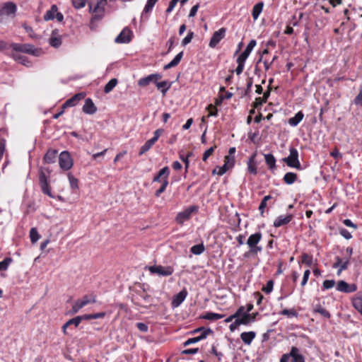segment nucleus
Segmentation results:
<instances>
[{
	"label": "nucleus",
	"instance_id": "dca6fc26",
	"mask_svg": "<svg viewBox=\"0 0 362 362\" xmlns=\"http://www.w3.org/2000/svg\"><path fill=\"white\" fill-rule=\"evenodd\" d=\"M40 180V185L41 187V189L42 192L47 195H48L51 198H54V196L52 194L51 192V188L49 186L47 177L45 176V173H42L40 175L39 177Z\"/></svg>",
	"mask_w": 362,
	"mask_h": 362
},
{
	"label": "nucleus",
	"instance_id": "7c9ffc66",
	"mask_svg": "<svg viewBox=\"0 0 362 362\" xmlns=\"http://www.w3.org/2000/svg\"><path fill=\"white\" fill-rule=\"evenodd\" d=\"M58 151L54 149H49L46 153L44 160L47 163H54L56 158L57 156Z\"/></svg>",
	"mask_w": 362,
	"mask_h": 362
},
{
	"label": "nucleus",
	"instance_id": "864d4df0",
	"mask_svg": "<svg viewBox=\"0 0 362 362\" xmlns=\"http://www.w3.org/2000/svg\"><path fill=\"white\" fill-rule=\"evenodd\" d=\"M236 62L238 64V66L235 69V73L237 75H240L243 73L244 67H245V62L240 61L239 59H236Z\"/></svg>",
	"mask_w": 362,
	"mask_h": 362
},
{
	"label": "nucleus",
	"instance_id": "20e7f679",
	"mask_svg": "<svg viewBox=\"0 0 362 362\" xmlns=\"http://www.w3.org/2000/svg\"><path fill=\"white\" fill-rule=\"evenodd\" d=\"M290 358H292L291 362H305L304 356L296 346H292L289 353L283 354L279 362H288Z\"/></svg>",
	"mask_w": 362,
	"mask_h": 362
},
{
	"label": "nucleus",
	"instance_id": "58836bf2",
	"mask_svg": "<svg viewBox=\"0 0 362 362\" xmlns=\"http://www.w3.org/2000/svg\"><path fill=\"white\" fill-rule=\"evenodd\" d=\"M70 187L72 189H78V180L71 173L67 175Z\"/></svg>",
	"mask_w": 362,
	"mask_h": 362
},
{
	"label": "nucleus",
	"instance_id": "de8ad7c7",
	"mask_svg": "<svg viewBox=\"0 0 362 362\" xmlns=\"http://www.w3.org/2000/svg\"><path fill=\"white\" fill-rule=\"evenodd\" d=\"M12 261L13 259L11 257H6L3 261L0 262V272L7 270Z\"/></svg>",
	"mask_w": 362,
	"mask_h": 362
},
{
	"label": "nucleus",
	"instance_id": "a878e982",
	"mask_svg": "<svg viewBox=\"0 0 362 362\" xmlns=\"http://www.w3.org/2000/svg\"><path fill=\"white\" fill-rule=\"evenodd\" d=\"M256 153L252 154L248 159L247 164V170L252 175H257V162L255 161Z\"/></svg>",
	"mask_w": 362,
	"mask_h": 362
},
{
	"label": "nucleus",
	"instance_id": "c85d7f7f",
	"mask_svg": "<svg viewBox=\"0 0 362 362\" xmlns=\"http://www.w3.org/2000/svg\"><path fill=\"white\" fill-rule=\"evenodd\" d=\"M304 114L302 111H298L294 117L288 119V123L291 127H296L303 120Z\"/></svg>",
	"mask_w": 362,
	"mask_h": 362
},
{
	"label": "nucleus",
	"instance_id": "e2e57ef3",
	"mask_svg": "<svg viewBox=\"0 0 362 362\" xmlns=\"http://www.w3.org/2000/svg\"><path fill=\"white\" fill-rule=\"evenodd\" d=\"M310 272L309 269H306L304 272L303 279L301 281V286H304L307 284L309 276H310Z\"/></svg>",
	"mask_w": 362,
	"mask_h": 362
},
{
	"label": "nucleus",
	"instance_id": "9b49d317",
	"mask_svg": "<svg viewBox=\"0 0 362 362\" xmlns=\"http://www.w3.org/2000/svg\"><path fill=\"white\" fill-rule=\"evenodd\" d=\"M95 296H93L92 299H90L88 296H84L81 299L75 302L72 307V313H77L82 308L88 303H95Z\"/></svg>",
	"mask_w": 362,
	"mask_h": 362
},
{
	"label": "nucleus",
	"instance_id": "39448f33",
	"mask_svg": "<svg viewBox=\"0 0 362 362\" xmlns=\"http://www.w3.org/2000/svg\"><path fill=\"white\" fill-rule=\"evenodd\" d=\"M261 239L262 233L260 232H257L249 236L247 240V245L250 247V252L252 254H257V252H261L262 250V247L261 246L257 245V244L260 242Z\"/></svg>",
	"mask_w": 362,
	"mask_h": 362
},
{
	"label": "nucleus",
	"instance_id": "bb28decb",
	"mask_svg": "<svg viewBox=\"0 0 362 362\" xmlns=\"http://www.w3.org/2000/svg\"><path fill=\"white\" fill-rule=\"evenodd\" d=\"M256 337V333L253 331L244 332L240 334V339L247 345H250Z\"/></svg>",
	"mask_w": 362,
	"mask_h": 362
},
{
	"label": "nucleus",
	"instance_id": "4c0bfd02",
	"mask_svg": "<svg viewBox=\"0 0 362 362\" xmlns=\"http://www.w3.org/2000/svg\"><path fill=\"white\" fill-rule=\"evenodd\" d=\"M272 198L271 195H267L261 201L259 206V210L262 216H264V209L267 206V201L270 200Z\"/></svg>",
	"mask_w": 362,
	"mask_h": 362
},
{
	"label": "nucleus",
	"instance_id": "69168bd1",
	"mask_svg": "<svg viewBox=\"0 0 362 362\" xmlns=\"http://www.w3.org/2000/svg\"><path fill=\"white\" fill-rule=\"evenodd\" d=\"M339 233L342 237H344L346 240H349L352 238L351 233L345 228L341 229Z\"/></svg>",
	"mask_w": 362,
	"mask_h": 362
},
{
	"label": "nucleus",
	"instance_id": "f03ea898",
	"mask_svg": "<svg viewBox=\"0 0 362 362\" xmlns=\"http://www.w3.org/2000/svg\"><path fill=\"white\" fill-rule=\"evenodd\" d=\"M282 160L290 168L301 170V164L298 159V151L295 148H290L288 156L284 158Z\"/></svg>",
	"mask_w": 362,
	"mask_h": 362
},
{
	"label": "nucleus",
	"instance_id": "f704fd0d",
	"mask_svg": "<svg viewBox=\"0 0 362 362\" xmlns=\"http://www.w3.org/2000/svg\"><path fill=\"white\" fill-rule=\"evenodd\" d=\"M296 180L297 174L293 172L286 173L283 177L284 182L289 185L293 184Z\"/></svg>",
	"mask_w": 362,
	"mask_h": 362
},
{
	"label": "nucleus",
	"instance_id": "9d476101",
	"mask_svg": "<svg viewBox=\"0 0 362 362\" xmlns=\"http://www.w3.org/2000/svg\"><path fill=\"white\" fill-rule=\"evenodd\" d=\"M337 291L345 293H351L357 291V286L355 284H348L344 280L337 282L336 286Z\"/></svg>",
	"mask_w": 362,
	"mask_h": 362
},
{
	"label": "nucleus",
	"instance_id": "2eb2a0df",
	"mask_svg": "<svg viewBox=\"0 0 362 362\" xmlns=\"http://www.w3.org/2000/svg\"><path fill=\"white\" fill-rule=\"evenodd\" d=\"M151 83H153L158 88V74H153L148 75L146 77L142 78L139 80L138 84L139 86L146 87Z\"/></svg>",
	"mask_w": 362,
	"mask_h": 362
},
{
	"label": "nucleus",
	"instance_id": "1a4fd4ad",
	"mask_svg": "<svg viewBox=\"0 0 362 362\" xmlns=\"http://www.w3.org/2000/svg\"><path fill=\"white\" fill-rule=\"evenodd\" d=\"M93 319L92 314H86L81 316H77L74 318L69 320L64 325L62 326V331L64 334H66V329L71 325H74L75 327H78L82 320H88Z\"/></svg>",
	"mask_w": 362,
	"mask_h": 362
},
{
	"label": "nucleus",
	"instance_id": "393cba45",
	"mask_svg": "<svg viewBox=\"0 0 362 362\" xmlns=\"http://www.w3.org/2000/svg\"><path fill=\"white\" fill-rule=\"evenodd\" d=\"M352 305L362 315V291L357 293L352 298Z\"/></svg>",
	"mask_w": 362,
	"mask_h": 362
},
{
	"label": "nucleus",
	"instance_id": "6e6552de",
	"mask_svg": "<svg viewBox=\"0 0 362 362\" xmlns=\"http://www.w3.org/2000/svg\"><path fill=\"white\" fill-rule=\"evenodd\" d=\"M59 163L60 168L64 170H68L73 166V160L66 151H62L59 157Z\"/></svg>",
	"mask_w": 362,
	"mask_h": 362
},
{
	"label": "nucleus",
	"instance_id": "e433bc0d",
	"mask_svg": "<svg viewBox=\"0 0 362 362\" xmlns=\"http://www.w3.org/2000/svg\"><path fill=\"white\" fill-rule=\"evenodd\" d=\"M224 317V315L215 313L212 312H207L204 315H202V318L208 320H217L219 319H222Z\"/></svg>",
	"mask_w": 362,
	"mask_h": 362
},
{
	"label": "nucleus",
	"instance_id": "4be33fe9",
	"mask_svg": "<svg viewBox=\"0 0 362 362\" xmlns=\"http://www.w3.org/2000/svg\"><path fill=\"white\" fill-rule=\"evenodd\" d=\"M49 43L53 47H59L62 45V37L57 30H52Z\"/></svg>",
	"mask_w": 362,
	"mask_h": 362
},
{
	"label": "nucleus",
	"instance_id": "2f4dec72",
	"mask_svg": "<svg viewBox=\"0 0 362 362\" xmlns=\"http://www.w3.org/2000/svg\"><path fill=\"white\" fill-rule=\"evenodd\" d=\"M11 57L18 63L26 66H30V62L28 60V59L20 54H17L16 52H13L11 54Z\"/></svg>",
	"mask_w": 362,
	"mask_h": 362
},
{
	"label": "nucleus",
	"instance_id": "ddd939ff",
	"mask_svg": "<svg viewBox=\"0 0 362 362\" xmlns=\"http://www.w3.org/2000/svg\"><path fill=\"white\" fill-rule=\"evenodd\" d=\"M226 29L221 28L217 31L214 32L209 42V47L214 48L220 41L224 38L226 35Z\"/></svg>",
	"mask_w": 362,
	"mask_h": 362
},
{
	"label": "nucleus",
	"instance_id": "603ef678",
	"mask_svg": "<svg viewBox=\"0 0 362 362\" xmlns=\"http://www.w3.org/2000/svg\"><path fill=\"white\" fill-rule=\"evenodd\" d=\"M192 152H188L186 156L180 155V158L185 163V169L187 170L189 165V158L192 156Z\"/></svg>",
	"mask_w": 362,
	"mask_h": 362
},
{
	"label": "nucleus",
	"instance_id": "a211bd4d",
	"mask_svg": "<svg viewBox=\"0 0 362 362\" xmlns=\"http://www.w3.org/2000/svg\"><path fill=\"white\" fill-rule=\"evenodd\" d=\"M257 42L255 40H251L248 45H247L245 50L238 56L237 59H239L240 61L245 62L247 60L248 57L250 56L251 52L254 49V47L256 46Z\"/></svg>",
	"mask_w": 362,
	"mask_h": 362
},
{
	"label": "nucleus",
	"instance_id": "774afa93",
	"mask_svg": "<svg viewBox=\"0 0 362 362\" xmlns=\"http://www.w3.org/2000/svg\"><path fill=\"white\" fill-rule=\"evenodd\" d=\"M234 162L235 160L233 157H230L229 156H226L224 163H227V166H228V168H231L233 167Z\"/></svg>",
	"mask_w": 362,
	"mask_h": 362
},
{
	"label": "nucleus",
	"instance_id": "0e129e2a",
	"mask_svg": "<svg viewBox=\"0 0 362 362\" xmlns=\"http://www.w3.org/2000/svg\"><path fill=\"white\" fill-rule=\"evenodd\" d=\"M241 325V322L239 321L238 318L235 320L233 322H232L229 326V329L230 332H234L238 326Z\"/></svg>",
	"mask_w": 362,
	"mask_h": 362
},
{
	"label": "nucleus",
	"instance_id": "09e8293b",
	"mask_svg": "<svg viewBox=\"0 0 362 362\" xmlns=\"http://www.w3.org/2000/svg\"><path fill=\"white\" fill-rule=\"evenodd\" d=\"M302 263L310 267L313 264V258L312 255L304 253L302 255Z\"/></svg>",
	"mask_w": 362,
	"mask_h": 362
},
{
	"label": "nucleus",
	"instance_id": "423d86ee",
	"mask_svg": "<svg viewBox=\"0 0 362 362\" xmlns=\"http://www.w3.org/2000/svg\"><path fill=\"white\" fill-rule=\"evenodd\" d=\"M193 332H200V335L198 337L189 338L184 342L185 346H189L192 344H195L200 341L201 340L206 339L209 334H213V330L211 328H205L202 327L194 329Z\"/></svg>",
	"mask_w": 362,
	"mask_h": 362
},
{
	"label": "nucleus",
	"instance_id": "f257e3e1",
	"mask_svg": "<svg viewBox=\"0 0 362 362\" xmlns=\"http://www.w3.org/2000/svg\"><path fill=\"white\" fill-rule=\"evenodd\" d=\"M9 48L16 52L27 53L36 57L42 54L41 49L36 48L31 44L11 43L9 45L4 40H0V51H6Z\"/></svg>",
	"mask_w": 362,
	"mask_h": 362
},
{
	"label": "nucleus",
	"instance_id": "cd10ccee",
	"mask_svg": "<svg viewBox=\"0 0 362 362\" xmlns=\"http://www.w3.org/2000/svg\"><path fill=\"white\" fill-rule=\"evenodd\" d=\"M158 0H148L147 3L144 7V11L141 14V21H145L148 18L147 14L151 11L154 5L157 2Z\"/></svg>",
	"mask_w": 362,
	"mask_h": 362
},
{
	"label": "nucleus",
	"instance_id": "3c124183",
	"mask_svg": "<svg viewBox=\"0 0 362 362\" xmlns=\"http://www.w3.org/2000/svg\"><path fill=\"white\" fill-rule=\"evenodd\" d=\"M193 37H194V33L192 31H189L187 35L182 40V45L183 47H185L187 45L190 43Z\"/></svg>",
	"mask_w": 362,
	"mask_h": 362
},
{
	"label": "nucleus",
	"instance_id": "a18cd8bd",
	"mask_svg": "<svg viewBox=\"0 0 362 362\" xmlns=\"http://www.w3.org/2000/svg\"><path fill=\"white\" fill-rule=\"evenodd\" d=\"M281 315H286L288 317H297L298 313L294 308L292 309H284L280 313Z\"/></svg>",
	"mask_w": 362,
	"mask_h": 362
},
{
	"label": "nucleus",
	"instance_id": "4468645a",
	"mask_svg": "<svg viewBox=\"0 0 362 362\" xmlns=\"http://www.w3.org/2000/svg\"><path fill=\"white\" fill-rule=\"evenodd\" d=\"M188 295V292L186 288H183L182 291H180L178 293L173 296L172 301H171V306L173 308H175L179 307L183 301L185 300Z\"/></svg>",
	"mask_w": 362,
	"mask_h": 362
},
{
	"label": "nucleus",
	"instance_id": "8fccbe9b",
	"mask_svg": "<svg viewBox=\"0 0 362 362\" xmlns=\"http://www.w3.org/2000/svg\"><path fill=\"white\" fill-rule=\"evenodd\" d=\"M173 82H170L168 81H163L160 82V88H161V92L163 94H165L167 90L171 87Z\"/></svg>",
	"mask_w": 362,
	"mask_h": 362
},
{
	"label": "nucleus",
	"instance_id": "680f3d73",
	"mask_svg": "<svg viewBox=\"0 0 362 362\" xmlns=\"http://www.w3.org/2000/svg\"><path fill=\"white\" fill-rule=\"evenodd\" d=\"M215 148L216 146L210 147L204 153L202 158L204 161H206L208 159V158L213 153Z\"/></svg>",
	"mask_w": 362,
	"mask_h": 362
},
{
	"label": "nucleus",
	"instance_id": "79ce46f5",
	"mask_svg": "<svg viewBox=\"0 0 362 362\" xmlns=\"http://www.w3.org/2000/svg\"><path fill=\"white\" fill-rule=\"evenodd\" d=\"M250 318V313H247V312H245V313H244L240 318H238V320L239 321L241 322V325H248L250 323L253 322V320Z\"/></svg>",
	"mask_w": 362,
	"mask_h": 362
},
{
	"label": "nucleus",
	"instance_id": "5fc2aeb1",
	"mask_svg": "<svg viewBox=\"0 0 362 362\" xmlns=\"http://www.w3.org/2000/svg\"><path fill=\"white\" fill-rule=\"evenodd\" d=\"M160 194H161L167 187L168 185V180L166 177L160 178Z\"/></svg>",
	"mask_w": 362,
	"mask_h": 362
},
{
	"label": "nucleus",
	"instance_id": "0eeeda50",
	"mask_svg": "<svg viewBox=\"0 0 362 362\" xmlns=\"http://www.w3.org/2000/svg\"><path fill=\"white\" fill-rule=\"evenodd\" d=\"M105 4L96 0L89 3V11L93 14V18L98 20L102 18L104 13Z\"/></svg>",
	"mask_w": 362,
	"mask_h": 362
},
{
	"label": "nucleus",
	"instance_id": "4d7b16f0",
	"mask_svg": "<svg viewBox=\"0 0 362 362\" xmlns=\"http://www.w3.org/2000/svg\"><path fill=\"white\" fill-rule=\"evenodd\" d=\"M273 287H274V281L272 280H269L267 281L266 286L264 287L262 290L267 294H269L273 291Z\"/></svg>",
	"mask_w": 362,
	"mask_h": 362
},
{
	"label": "nucleus",
	"instance_id": "7ed1b4c3",
	"mask_svg": "<svg viewBox=\"0 0 362 362\" xmlns=\"http://www.w3.org/2000/svg\"><path fill=\"white\" fill-rule=\"evenodd\" d=\"M199 211V207L196 205H192L185 210L179 212L175 218L176 222L180 225H183L184 223L189 221L192 214L197 213Z\"/></svg>",
	"mask_w": 362,
	"mask_h": 362
},
{
	"label": "nucleus",
	"instance_id": "412c9836",
	"mask_svg": "<svg viewBox=\"0 0 362 362\" xmlns=\"http://www.w3.org/2000/svg\"><path fill=\"white\" fill-rule=\"evenodd\" d=\"M86 96L84 93H79L75 94L70 99L67 100L63 105V107L66 108L68 107L75 106L80 100H83Z\"/></svg>",
	"mask_w": 362,
	"mask_h": 362
},
{
	"label": "nucleus",
	"instance_id": "bf43d9fd",
	"mask_svg": "<svg viewBox=\"0 0 362 362\" xmlns=\"http://www.w3.org/2000/svg\"><path fill=\"white\" fill-rule=\"evenodd\" d=\"M335 285L334 280H325L323 282L322 287L323 289H329L334 287Z\"/></svg>",
	"mask_w": 362,
	"mask_h": 362
},
{
	"label": "nucleus",
	"instance_id": "338daca9",
	"mask_svg": "<svg viewBox=\"0 0 362 362\" xmlns=\"http://www.w3.org/2000/svg\"><path fill=\"white\" fill-rule=\"evenodd\" d=\"M354 103L357 105L362 106V88H360L358 94L355 98Z\"/></svg>",
	"mask_w": 362,
	"mask_h": 362
},
{
	"label": "nucleus",
	"instance_id": "5701e85b",
	"mask_svg": "<svg viewBox=\"0 0 362 362\" xmlns=\"http://www.w3.org/2000/svg\"><path fill=\"white\" fill-rule=\"evenodd\" d=\"M336 262L333 264L332 267L334 269L340 268L341 270H346L350 264V260L346 258H341L339 257H335Z\"/></svg>",
	"mask_w": 362,
	"mask_h": 362
},
{
	"label": "nucleus",
	"instance_id": "f3484780",
	"mask_svg": "<svg viewBox=\"0 0 362 362\" xmlns=\"http://www.w3.org/2000/svg\"><path fill=\"white\" fill-rule=\"evenodd\" d=\"M17 11L16 5L13 2H6L0 10V16L14 15Z\"/></svg>",
	"mask_w": 362,
	"mask_h": 362
},
{
	"label": "nucleus",
	"instance_id": "ea45409f",
	"mask_svg": "<svg viewBox=\"0 0 362 362\" xmlns=\"http://www.w3.org/2000/svg\"><path fill=\"white\" fill-rule=\"evenodd\" d=\"M315 313L320 314L323 317L329 319L330 317V313L323 307L318 305L314 309Z\"/></svg>",
	"mask_w": 362,
	"mask_h": 362
},
{
	"label": "nucleus",
	"instance_id": "6e6d98bb",
	"mask_svg": "<svg viewBox=\"0 0 362 362\" xmlns=\"http://www.w3.org/2000/svg\"><path fill=\"white\" fill-rule=\"evenodd\" d=\"M86 0H72L75 8L79 9L85 6Z\"/></svg>",
	"mask_w": 362,
	"mask_h": 362
},
{
	"label": "nucleus",
	"instance_id": "052dcab7",
	"mask_svg": "<svg viewBox=\"0 0 362 362\" xmlns=\"http://www.w3.org/2000/svg\"><path fill=\"white\" fill-rule=\"evenodd\" d=\"M145 270L148 271L151 274H158V266H146L144 268Z\"/></svg>",
	"mask_w": 362,
	"mask_h": 362
},
{
	"label": "nucleus",
	"instance_id": "aec40b11",
	"mask_svg": "<svg viewBox=\"0 0 362 362\" xmlns=\"http://www.w3.org/2000/svg\"><path fill=\"white\" fill-rule=\"evenodd\" d=\"M158 139V129L154 132V136L148 140L140 148L139 154L141 156L148 151Z\"/></svg>",
	"mask_w": 362,
	"mask_h": 362
},
{
	"label": "nucleus",
	"instance_id": "13d9d810",
	"mask_svg": "<svg viewBox=\"0 0 362 362\" xmlns=\"http://www.w3.org/2000/svg\"><path fill=\"white\" fill-rule=\"evenodd\" d=\"M207 110L209 111V117H216L218 115V110L212 104L208 105Z\"/></svg>",
	"mask_w": 362,
	"mask_h": 362
},
{
	"label": "nucleus",
	"instance_id": "72a5a7b5",
	"mask_svg": "<svg viewBox=\"0 0 362 362\" xmlns=\"http://www.w3.org/2000/svg\"><path fill=\"white\" fill-rule=\"evenodd\" d=\"M264 3L262 1L256 4L252 8V16L254 20H257L262 11Z\"/></svg>",
	"mask_w": 362,
	"mask_h": 362
},
{
	"label": "nucleus",
	"instance_id": "37998d69",
	"mask_svg": "<svg viewBox=\"0 0 362 362\" xmlns=\"http://www.w3.org/2000/svg\"><path fill=\"white\" fill-rule=\"evenodd\" d=\"M117 84V80L116 78H112L109 82L105 85L104 88V92L105 93H108L112 90V89Z\"/></svg>",
	"mask_w": 362,
	"mask_h": 362
},
{
	"label": "nucleus",
	"instance_id": "f8f14e48",
	"mask_svg": "<svg viewBox=\"0 0 362 362\" xmlns=\"http://www.w3.org/2000/svg\"><path fill=\"white\" fill-rule=\"evenodd\" d=\"M132 32L127 28H124L115 38V42L117 44L129 43L132 40Z\"/></svg>",
	"mask_w": 362,
	"mask_h": 362
},
{
	"label": "nucleus",
	"instance_id": "6ab92c4d",
	"mask_svg": "<svg viewBox=\"0 0 362 362\" xmlns=\"http://www.w3.org/2000/svg\"><path fill=\"white\" fill-rule=\"evenodd\" d=\"M293 218L292 214H287L286 216H279L274 221L273 226L275 228H279L282 226L289 223Z\"/></svg>",
	"mask_w": 362,
	"mask_h": 362
},
{
	"label": "nucleus",
	"instance_id": "473e14b6",
	"mask_svg": "<svg viewBox=\"0 0 362 362\" xmlns=\"http://www.w3.org/2000/svg\"><path fill=\"white\" fill-rule=\"evenodd\" d=\"M182 57L183 52L182 51L179 52L172 61H170L168 64L164 66V69H169L170 68L176 66L180 62Z\"/></svg>",
	"mask_w": 362,
	"mask_h": 362
},
{
	"label": "nucleus",
	"instance_id": "c756f323",
	"mask_svg": "<svg viewBox=\"0 0 362 362\" xmlns=\"http://www.w3.org/2000/svg\"><path fill=\"white\" fill-rule=\"evenodd\" d=\"M265 163L267 165L269 169L274 170L276 168V158L272 153L264 154Z\"/></svg>",
	"mask_w": 362,
	"mask_h": 362
},
{
	"label": "nucleus",
	"instance_id": "a19ab883",
	"mask_svg": "<svg viewBox=\"0 0 362 362\" xmlns=\"http://www.w3.org/2000/svg\"><path fill=\"white\" fill-rule=\"evenodd\" d=\"M204 246L202 243L193 245L190 248V252L196 255H201L204 251Z\"/></svg>",
	"mask_w": 362,
	"mask_h": 362
},
{
	"label": "nucleus",
	"instance_id": "b1692460",
	"mask_svg": "<svg viewBox=\"0 0 362 362\" xmlns=\"http://www.w3.org/2000/svg\"><path fill=\"white\" fill-rule=\"evenodd\" d=\"M83 111L88 115H93L97 111V107L90 98H87L83 107Z\"/></svg>",
	"mask_w": 362,
	"mask_h": 362
},
{
	"label": "nucleus",
	"instance_id": "c9c22d12",
	"mask_svg": "<svg viewBox=\"0 0 362 362\" xmlns=\"http://www.w3.org/2000/svg\"><path fill=\"white\" fill-rule=\"evenodd\" d=\"M57 7L56 5H52L51 8L48 10L46 13L44 15V20L45 21H48L50 20H53L55 18V14L57 12Z\"/></svg>",
	"mask_w": 362,
	"mask_h": 362
},
{
	"label": "nucleus",
	"instance_id": "49530a36",
	"mask_svg": "<svg viewBox=\"0 0 362 362\" xmlns=\"http://www.w3.org/2000/svg\"><path fill=\"white\" fill-rule=\"evenodd\" d=\"M173 268L172 267L160 266V276H169L173 274Z\"/></svg>",
	"mask_w": 362,
	"mask_h": 362
},
{
	"label": "nucleus",
	"instance_id": "c03bdc74",
	"mask_svg": "<svg viewBox=\"0 0 362 362\" xmlns=\"http://www.w3.org/2000/svg\"><path fill=\"white\" fill-rule=\"evenodd\" d=\"M30 241L33 243H35L40 238L37 229L35 228H32L30 230Z\"/></svg>",
	"mask_w": 362,
	"mask_h": 362
}]
</instances>
